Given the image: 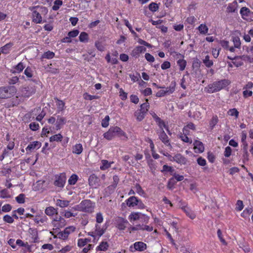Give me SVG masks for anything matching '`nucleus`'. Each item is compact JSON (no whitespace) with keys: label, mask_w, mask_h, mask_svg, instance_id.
I'll return each mask as SVG.
<instances>
[{"label":"nucleus","mask_w":253,"mask_h":253,"mask_svg":"<svg viewBox=\"0 0 253 253\" xmlns=\"http://www.w3.org/2000/svg\"><path fill=\"white\" fill-rule=\"evenodd\" d=\"M201 34L206 35L209 31V28L205 24H200L197 28Z\"/></svg>","instance_id":"obj_29"},{"label":"nucleus","mask_w":253,"mask_h":253,"mask_svg":"<svg viewBox=\"0 0 253 253\" xmlns=\"http://www.w3.org/2000/svg\"><path fill=\"white\" fill-rule=\"evenodd\" d=\"M94 205L93 203L88 200H84L77 205L75 209L79 211L91 213L94 210Z\"/></svg>","instance_id":"obj_3"},{"label":"nucleus","mask_w":253,"mask_h":253,"mask_svg":"<svg viewBox=\"0 0 253 253\" xmlns=\"http://www.w3.org/2000/svg\"><path fill=\"white\" fill-rule=\"evenodd\" d=\"M230 84V82L228 80H221L209 84L205 88V90L209 93L217 92L227 86Z\"/></svg>","instance_id":"obj_1"},{"label":"nucleus","mask_w":253,"mask_h":253,"mask_svg":"<svg viewBox=\"0 0 253 253\" xmlns=\"http://www.w3.org/2000/svg\"><path fill=\"white\" fill-rule=\"evenodd\" d=\"M76 229V228L74 226H69L68 227H66L64 229L65 232L67 233V234L69 236L71 233L74 232Z\"/></svg>","instance_id":"obj_50"},{"label":"nucleus","mask_w":253,"mask_h":253,"mask_svg":"<svg viewBox=\"0 0 253 253\" xmlns=\"http://www.w3.org/2000/svg\"><path fill=\"white\" fill-rule=\"evenodd\" d=\"M146 115V113L140 110H137L134 113V115L138 121H141L144 118Z\"/></svg>","instance_id":"obj_30"},{"label":"nucleus","mask_w":253,"mask_h":253,"mask_svg":"<svg viewBox=\"0 0 253 253\" xmlns=\"http://www.w3.org/2000/svg\"><path fill=\"white\" fill-rule=\"evenodd\" d=\"M63 4V2L61 0H56L54 2V5L52 8L53 10L56 11L59 9L60 7Z\"/></svg>","instance_id":"obj_46"},{"label":"nucleus","mask_w":253,"mask_h":253,"mask_svg":"<svg viewBox=\"0 0 253 253\" xmlns=\"http://www.w3.org/2000/svg\"><path fill=\"white\" fill-rule=\"evenodd\" d=\"M238 7V3L236 1H234L232 3L228 4L226 9V12L228 13L235 12Z\"/></svg>","instance_id":"obj_20"},{"label":"nucleus","mask_w":253,"mask_h":253,"mask_svg":"<svg viewBox=\"0 0 253 253\" xmlns=\"http://www.w3.org/2000/svg\"><path fill=\"white\" fill-rule=\"evenodd\" d=\"M0 197L1 198H7L10 197V195L6 189H2L0 187Z\"/></svg>","instance_id":"obj_45"},{"label":"nucleus","mask_w":253,"mask_h":253,"mask_svg":"<svg viewBox=\"0 0 253 253\" xmlns=\"http://www.w3.org/2000/svg\"><path fill=\"white\" fill-rule=\"evenodd\" d=\"M76 213H73L68 210H65L63 212V215L67 218H70L71 217H75L76 216Z\"/></svg>","instance_id":"obj_51"},{"label":"nucleus","mask_w":253,"mask_h":253,"mask_svg":"<svg viewBox=\"0 0 253 253\" xmlns=\"http://www.w3.org/2000/svg\"><path fill=\"white\" fill-rule=\"evenodd\" d=\"M79 40L82 42H87L88 41V35L85 32H82L79 36Z\"/></svg>","instance_id":"obj_36"},{"label":"nucleus","mask_w":253,"mask_h":253,"mask_svg":"<svg viewBox=\"0 0 253 253\" xmlns=\"http://www.w3.org/2000/svg\"><path fill=\"white\" fill-rule=\"evenodd\" d=\"M176 83L175 82H172L170 83L169 86L168 87H165V89L166 90L167 94H170L172 93L175 89Z\"/></svg>","instance_id":"obj_31"},{"label":"nucleus","mask_w":253,"mask_h":253,"mask_svg":"<svg viewBox=\"0 0 253 253\" xmlns=\"http://www.w3.org/2000/svg\"><path fill=\"white\" fill-rule=\"evenodd\" d=\"M62 135L60 133H58L51 136L49 138V140L50 142L61 141L62 139Z\"/></svg>","instance_id":"obj_40"},{"label":"nucleus","mask_w":253,"mask_h":253,"mask_svg":"<svg viewBox=\"0 0 253 253\" xmlns=\"http://www.w3.org/2000/svg\"><path fill=\"white\" fill-rule=\"evenodd\" d=\"M125 132L118 126L111 127L108 131L104 133V137L108 140H111L116 136H125Z\"/></svg>","instance_id":"obj_2"},{"label":"nucleus","mask_w":253,"mask_h":253,"mask_svg":"<svg viewBox=\"0 0 253 253\" xmlns=\"http://www.w3.org/2000/svg\"><path fill=\"white\" fill-rule=\"evenodd\" d=\"M51 224L55 229H60L66 224V220L60 216H56L52 220Z\"/></svg>","instance_id":"obj_5"},{"label":"nucleus","mask_w":253,"mask_h":253,"mask_svg":"<svg viewBox=\"0 0 253 253\" xmlns=\"http://www.w3.org/2000/svg\"><path fill=\"white\" fill-rule=\"evenodd\" d=\"M78 176L76 174H72L68 180V183L70 185H74L78 180Z\"/></svg>","instance_id":"obj_48"},{"label":"nucleus","mask_w":253,"mask_h":253,"mask_svg":"<svg viewBox=\"0 0 253 253\" xmlns=\"http://www.w3.org/2000/svg\"><path fill=\"white\" fill-rule=\"evenodd\" d=\"M161 89L158 91L156 94V96L158 97H163L166 95H167V93L166 92V90L165 88H161Z\"/></svg>","instance_id":"obj_64"},{"label":"nucleus","mask_w":253,"mask_h":253,"mask_svg":"<svg viewBox=\"0 0 253 253\" xmlns=\"http://www.w3.org/2000/svg\"><path fill=\"white\" fill-rule=\"evenodd\" d=\"M183 209L184 212L191 219H194L195 218V214L188 208L184 207L183 208Z\"/></svg>","instance_id":"obj_39"},{"label":"nucleus","mask_w":253,"mask_h":253,"mask_svg":"<svg viewBox=\"0 0 253 253\" xmlns=\"http://www.w3.org/2000/svg\"><path fill=\"white\" fill-rule=\"evenodd\" d=\"M159 138L165 145L167 146L170 145L169 137L164 130L161 131L159 134Z\"/></svg>","instance_id":"obj_23"},{"label":"nucleus","mask_w":253,"mask_h":253,"mask_svg":"<svg viewBox=\"0 0 253 253\" xmlns=\"http://www.w3.org/2000/svg\"><path fill=\"white\" fill-rule=\"evenodd\" d=\"M220 44L221 46L226 50H229L230 52H234V47L233 46H229V42L227 41H221L220 42Z\"/></svg>","instance_id":"obj_27"},{"label":"nucleus","mask_w":253,"mask_h":253,"mask_svg":"<svg viewBox=\"0 0 253 253\" xmlns=\"http://www.w3.org/2000/svg\"><path fill=\"white\" fill-rule=\"evenodd\" d=\"M169 157L170 161H174L180 165H186L187 162V159L180 154H175L173 157L169 155Z\"/></svg>","instance_id":"obj_10"},{"label":"nucleus","mask_w":253,"mask_h":253,"mask_svg":"<svg viewBox=\"0 0 253 253\" xmlns=\"http://www.w3.org/2000/svg\"><path fill=\"white\" fill-rule=\"evenodd\" d=\"M146 49L143 46H138L135 47L131 51V55L135 58L139 56L140 54L146 51Z\"/></svg>","instance_id":"obj_14"},{"label":"nucleus","mask_w":253,"mask_h":253,"mask_svg":"<svg viewBox=\"0 0 253 253\" xmlns=\"http://www.w3.org/2000/svg\"><path fill=\"white\" fill-rule=\"evenodd\" d=\"M29 127L30 129L33 131H36L38 130L40 128L39 124L36 122L31 123L29 125Z\"/></svg>","instance_id":"obj_60"},{"label":"nucleus","mask_w":253,"mask_h":253,"mask_svg":"<svg viewBox=\"0 0 253 253\" xmlns=\"http://www.w3.org/2000/svg\"><path fill=\"white\" fill-rule=\"evenodd\" d=\"M83 151V145L81 143H78L73 146L72 153L77 155L81 154Z\"/></svg>","instance_id":"obj_21"},{"label":"nucleus","mask_w":253,"mask_h":253,"mask_svg":"<svg viewBox=\"0 0 253 253\" xmlns=\"http://www.w3.org/2000/svg\"><path fill=\"white\" fill-rule=\"evenodd\" d=\"M45 213L49 216H53L54 214H57V210L53 207H48L45 210Z\"/></svg>","instance_id":"obj_26"},{"label":"nucleus","mask_w":253,"mask_h":253,"mask_svg":"<svg viewBox=\"0 0 253 253\" xmlns=\"http://www.w3.org/2000/svg\"><path fill=\"white\" fill-rule=\"evenodd\" d=\"M94 231L95 232V234L97 236V240L99 239V238L102 236L103 234L105 233V228L103 227H101L100 225L98 224H95V227L94 228Z\"/></svg>","instance_id":"obj_18"},{"label":"nucleus","mask_w":253,"mask_h":253,"mask_svg":"<svg viewBox=\"0 0 253 253\" xmlns=\"http://www.w3.org/2000/svg\"><path fill=\"white\" fill-rule=\"evenodd\" d=\"M25 197L24 194H20L17 196V202L19 204H23L25 202Z\"/></svg>","instance_id":"obj_63"},{"label":"nucleus","mask_w":253,"mask_h":253,"mask_svg":"<svg viewBox=\"0 0 253 253\" xmlns=\"http://www.w3.org/2000/svg\"><path fill=\"white\" fill-rule=\"evenodd\" d=\"M56 106L57 107V111L58 112H60L63 111L64 109L65 103L62 101L57 99V101L56 102Z\"/></svg>","instance_id":"obj_38"},{"label":"nucleus","mask_w":253,"mask_h":253,"mask_svg":"<svg viewBox=\"0 0 253 253\" xmlns=\"http://www.w3.org/2000/svg\"><path fill=\"white\" fill-rule=\"evenodd\" d=\"M12 44L10 43L5 44L0 48V53L6 54L8 52L10 48L11 47Z\"/></svg>","instance_id":"obj_43"},{"label":"nucleus","mask_w":253,"mask_h":253,"mask_svg":"<svg viewBox=\"0 0 253 253\" xmlns=\"http://www.w3.org/2000/svg\"><path fill=\"white\" fill-rule=\"evenodd\" d=\"M96 224H100L104 220L103 216L102 213L100 212H97L96 214Z\"/></svg>","instance_id":"obj_49"},{"label":"nucleus","mask_w":253,"mask_h":253,"mask_svg":"<svg viewBox=\"0 0 253 253\" xmlns=\"http://www.w3.org/2000/svg\"><path fill=\"white\" fill-rule=\"evenodd\" d=\"M158 8H159L158 5L155 2H151L149 5V9L152 12H156V11H157L158 10Z\"/></svg>","instance_id":"obj_54"},{"label":"nucleus","mask_w":253,"mask_h":253,"mask_svg":"<svg viewBox=\"0 0 253 253\" xmlns=\"http://www.w3.org/2000/svg\"><path fill=\"white\" fill-rule=\"evenodd\" d=\"M177 64L179 67V70L180 71H183L186 66V61L184 59H179L177 61Z\"/></svg>","instance_id":"obj_42"},{"label":"nucleus","mask_w":253,"mask_h":253,"mask_svg":"<svg viewBox=\"0 0 253 253\" xmlns=\"http://www.w3.org/2000/svg\"><path fill=\"white\" fill-rule=\"evenodd\" d=\"M70 201L66 200L57 199L56 201V205L60 208H66L68 207Z\"/></svg>","instance_id":"obj_24"},{"label":"nucleus","mask_w":253,"mask_h":253,"mask_svg":"<svg viewBox=\"0 0 253 253\" xmlns=\"http://www.w3.org/2000/svg\"><path fill=\"white\" fill-rule=\"evenodd\" d=\"M218 119L217 116H213L210 123V126L213 128L218 123Z\"/></svg>","instance_id":"obj_55"},{"label":"nucleus","mask_w":253,"mask_h":253,"mask_svg":"<svg viewBox=\"0 0 253 253\" xmlns=\"http://www.w3.org/2000/svg\"><path fill=\"white\" fill-rule=\"evenodd\" d=\"M194 149L195 153H201L204 151V146L203 143L199 140H195L194 142Z\"/></svg>","instance_id":"obj_15"},{"label":"nucleus","mask_w":253,"mask_h":253,"mask_svg":"<svg viewBox=\"0 0 253 253\" xmlns=\"http://www.w3.org/2000/svg\"><path fill=\"white\" fill-rule=\"evenodd\" d=\"M17 245L24 247V252L26 253L29 251V246L27 243H24L20 240H17Z\"/></svg>","instance_id":"obj_35"},{"label":"nucleus","mask_w":253,"mask_h":253,"mask_svg":"<svg viewBox=\"0 0 253 253\" xmlns=\"http://www.w3.org/2000/svg\"><path fill=\"white\" fill-rule=\"evenodd\" d=\"M66 119L62 116H58L55 123L56 129H60L66 123Z\"/></svg>","instance_id":"obj_19"},{"label":"nucleus","mask_w":253,"mask_h":253,"mask_svg":"<svg viewBox=\"0 0 253 253\" xmlns=\"http://www.w3.org/2000/svg\"><path fill=\"white\" fill-rule=\"evenodd\" d=\"M232 41L234 43V49L235 48H240L241 47V41L238 37H234L232 38Z\"/></svg>","instance_id":"obj_41"},{"label":"nucleus","mask_w":253,"mask_h":253,"mask_svg":"<svg viewBox=\"0 0 253 253\" xmlns=\"http://www.w3.org/2000/svg\"><path fill=\"white\" fill-rule=\"evenodd\" d=\"M203 63L206 67L209 68L213 65V62L210 59V56L209 55L206 56L205 58L203 59Z\"/></svg>","instance_id":"obj_44"},{"label":"nucleus","mask_w":253,"mask_h":253,"mask_svg":"<svg viewBox=\"0 0 253 253\" xmlns=\"http://www.w3.org/2000/svg\"><path fill=\"white\" fill-rule=\"evenodd\" d=\"M109 244L106 241L101 242L96 247V250L99 251H106L108 250Z\"/></svg>","instance_id":"obj_28"},{"label":"nucleus","mask_w":253,"mask_h":253,"mask_svg":"<svg viewBox=\"0 0 253 253\" xmlns=\"http://www.w3.org/2000/svg\"><path fill=\"white\" fill-rule=\"evenodd\" d=\"M185 134H181L180 135V138H181V139L183 141V142H187V143H191L192 141V140L190 139L186 135L185 132H184Z\"/></svg>","instance_id":"obj_62"},{"label":"nucleus","mask_w":253,"mask_h":253,"mask_svg":"<svg viewBox=\"0 0 253 253\" xmlns=\"http://www.w3.org/2000/svg\"><path fill=\"white\" fill-rule=\"evenodd\" d=\"M156 122L158 124V125L160 128L161 129V131L164 130V128H165L167 131H168V127L166 125L165 123L163 121H162L161 119H160V121L158 120Z\"/></svg>","instance_id":"obj_53"},{"label":"nucleus","mask_w":253,"mask_h":253,"mask_svg":"<svg viewBox=\"0 0 253 253\" xmlns=\"http://www.w3.org/2000/svg\"><path fill=\"white\" fill-rule=\"evenodd\" d=\"M91 240L88 238L79 239L78 240V246L79 247H83L87 243L90 242Z\"/></svg>","instance_id":"obj_37"},{"label":"nucleus","mask_w":253,"mask_h":253,"mask_svg":"<svg viewBox=\"0 0 253 253\" xmlns=\"http://www.w3.org/2000/svg\"><path fill=\"white\" fill-rule=\"evenodd\" d=\"M54 55L55 54L54 52L50 51H48L43 53L42 57L43 58L52 59L54 56Z\"/></svg>","instance_id":"obj_52"},{"label":"nucleus","mask_w":253,"mask_h":253,"mask_svg":"<svg viewBox=\"0 0 253 253\" xmlns=\"http://www.w3.org/2000/svg\"><path fill=\"white\" fill-rule=\"evenodd\" d=\"M41 8L39 6L30 7L29 9L33 12V21L36 23H41L42 21V17L38 10Z\"/></svg>","instance_id":"obj_8"},{"label":"nucleus","mask_w":253,"mask_h":253,"mask_svg":"<svg viewBox=\"0 0 253 253\" xmlns=\"http://www.w3.org/2000/svg\"><path fill=\"white\" fill-rule=\"evenodd\" d=\"M253 212V209L252 208L248 207L246 208L242 213H241V215L242 217L246 218H249L250 214Z\"/></svg>","instance_id":"obj_34"},{"label":"nucleus","mask_w":253,"mask_h":253,"mask_svg":"<svg viewBox=\"0 0 253 253\" xmlns=\"http://www.w3.org/2000/svg\"><path fill=\"white\" fill-rule=\"evenodd\" d=\"M227 114L228 116L233 117L234 119H238L239 116V112L236 108L229 109Z\"/></svg>","instance_id":"obj_25"},{"label":"nucleus","mask_w":253,"mask_h":253,"mask_svg":"<svg viewBox=\"0 0 253 253\" xmlns=\"http://www.w3.org/2000/svg\"><path fill=\"white\" fill-rule=\"evenodd\" d=\"M88 181L89 185L94 188H96L99 185V179L95 175L90 176Z\"/></svg>","instance_id":"obj_22"},{"label":"nucleus","mask_w":253,"mask_h":253,"mask_svg":"<svg viewBox=\"0 0 253 253\" xmlns=\"http://www.w3.org/2000/svg\"><path fill=\"white\" fill-rule=\"evenodd\" d=\"M33 220L36 224L41 225L47 222V217L42 212H39L36 213Z\"/></svg>","instance_id":"obj_11"},{"label":"nucleus","mask_w":253,"mask_h":253,"mask_svg":"<svg viewBox=\"0 0 253 253\" xmlns=\"http://www.w3.org/2000/svg\"><path fill=\"white\" fill-rule=\"evenodd\" d=\"M119 95L122 100H125L127 98V94L122 88H119Z\"/></svg>","instance_id":"obj_58"},{"label":"nucleus","mask_w":253,"mask_h":253,"mask_svg":"<svg viewBox=\"0 0 253 253\" xmlns=\"http://www.w3.org/2000/svg\"><path fill=\"white\" fill-rule=\"evenodd\" d=\"M243 19L249 21H253V12L246 7H242L240 11Z\"/></svg>","instance_id":"obj_6"},{"label":"nucleus","mask_w":253,"mask_h":253,"mask_svg":"<svg viewBox=\"0 0 253 253\" xmlns=\"http://www.w3.org/2000/svg\"><path fill=\"white\" fill-rule=\"evenodd\" d=\"M42 146L40 141H36L30 143L26 148V151L27 154L32 152L39 149Z\"/></svg>","instance_id":"obj_12"},{"label":"nucleus","mask_w":253,"mask_h":253,"mask_svg":"<svg viewBox=\"0 0 253 253\" xmlns=\"http://www.w3.org/2000/svg\"><path fill=\"white\" fill-rule=\"evenodd\" d=\"M16 93V88L14 86L0 87V98H10Z\"/></svg>","instance_id":"obj_4"},{"label":"nucleus","mask_w":253,"mask_h":253,"mask_svg":"<svg viewBox=\"0 0 253 253\" xmlns=\"http://www.w3.org/2000/svg\"><path fill=\"white\" fill-rule=\"evenodd\" d=\"M44 183L43 180H39L33 185V189L35 191H38L43 188V185Z\"/></svg>","instance_id":"obj_33"},{"label":"nucleus","mask_w":253,"mask_h":253,"mask_svg":"<svg viewBox=\"0 0 253 253\" xmlns=\"http://www.w3.org/2000/svg\"><path fill=\"white\" fill-rule=\"evenodd\" d=\"M147 249V245L142 242H136L130 246L129 251L131 252L135 251L143 252Z\"/></svg>","instance_id":"obj_7"},{"label":"nucleus","mask_w":253,"mask_h":253,"mask_svg":"<svg viewBox=\"0 0 253 253\" xmlns=\"http://www.w3.org/2000/svg\"><path fill=\"white\" fill-rule=\"evenodd\" d=\"M147 101L148 100L147 99L146 102L142 104L140 106V109H139L140 110L143 111V112H145L146 114L149 108V104L147 102Z\"/></svg>","instance_id":"obj_47"},{"label":"nucleus","mask_w":253,"mask_h":253,"mask_svg":"<svg viewBox=\"0 0 253 253\" xmlns=\"http://www.w3.org/2000/svg\"><path fill=\"white\" fill-rule=\"evenodd\" d=\"M110 118L109 116H106L105 118L102 121L101 125L103 127H107L109 126V121Z\"/></svg>","instance_id":"obj_61"},{"label":"nucleus","mask_w":253,"mask_h":253,"mask_svg":"<svg viewBox=\"0 0 253 253\" xmlns=\"http://www.w3.org/2000/svg\"><path fill=\"white\" fill-rule=\"evenodd\" d=\"M84 98L85 100H91L93 99H96L98 98V96L96 95H91L87 93L84 94Z\"/></svg>","instance_id":"obj_56"},{"label":"nucleus","mask_w":253,"mask_h":253,"mask_svg":"<svg viewBox=\"0 0 253 253\" xmlns=\"http://www.w3.org/2000/svg\"><path fill=\"white\" fill-rule=\"evenodd\" d=\"M38 159V154H37L36 156V159L35 160H32L31 158H28L26 160V162L27 165L29 166H33L36 163L37 160Z\"/></svg>","instance_id":"obj_57"},{"label":"nucleus","mask_w":253,"mask_h":253,"mask_svg":"<svg viewBox=\"0 0 253 253\" xmlns=\"http://www.w3.org/2000/svg\"><path fill=\"white\" fill-rule=\"evenodd\" d=\"M58 238L59 239H61L62 240H67L68 238V235L67 234V233H66V232H65L64 230L59 232L58 234Z\"/></svg>","instance_id":"obj_59"},{"label":"nucleus","mask_w":253,"mask_h":253,"mask_svg":"<svg viewBox=\"0 0 253 253\" xmlns=\"http://www.w3.org/2000/svg\"><path fill=\"white\" fill-rule=\"evenodd\" d=\"M142 217H144L145 220L146 219H148V216H146L145 214H142L141 212H132L129 215L128 219L130 220V222H132L142 218Z\"/></svg>","instance_id":"obj_13"},{"label":"nucleus","mask_w":253,"mask_h":253,"mask_svg":"<svg viewBox=\"0 0 253 253\" xmlns=\"http://www.w3.org/2000/svg\"><path fill=\"white\" fill-rule=\"evenodd\" d=\"M113 162H109L107 160H103L101 161L102 165L100 167L101 170H104L110 168Z\"/></svg>","instance_id":"obj_32"},{"label":"nucleus","mask_w":253,"mask_h":253,"mask_svg":"<svg viewBox=\"0 0 253 253\" xmlns=\"http://www.w3.org/2000/svg\"><path fill=\"white\" fill-rule=\"evenodd\" d=\"M117 227L121 230H125L126 228L128 221L123 218L119 217L116 220Z\"/></svg>","instance_id":"obj_16"},{"label":"nucleus","mask_w":253,"mask_h":253,"mask_svg":"<svg viewBox=\"0 0 253 253\" xmlns=\"http://www.w3.org/2000/svg\"><path fill=\"white\" fill-rule=\"evenodd\" d=\"M126 204L129 207H134L138 204L139 200L135 196H131L126 201Z\"/></svg>","instance_id":"obj_17"},{"label":"nucleus","mask_w":253,"mask_h":253,"mask_svg":"<svg viewBox=\"0 0 253 253\" xmlns=\"http://www.w3.org/2000/svg\"><path fill=\"white\" fill-rule=\"evenodd\" d=\"M66 180V174L64 173H61L55 176L54 184L55 186L63 188L64 186Z\"/></svg>","instance_id":"obj_9"}]
</instances>
